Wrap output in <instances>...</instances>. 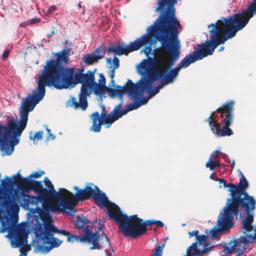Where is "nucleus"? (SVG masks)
Instances as JSON below:
<instances>
[{
	"label": "nucleus",
	"mask_w": 256,
	"mask_h": 256,
	"mask_svg": "<svg viewBox=\"0 0 256 256\" xmlns=\"http://www.w3.org/2000/svg\"><path fill=\"white\" fill-rule=\"evenodd\" d=\"M162 18V16L160 14L154 24L148 27V34L130 42L128 46L122 48L118 43L115 46H110L106 52H112L118 56H127L129 53L138 50L145 46L146 47L144 52L148 57L147 60H149L150 55L154 56V54L159 57L158 58H164L162 56L164 54H168L170 56L169 58H171L174 50H178L180 57V44L178 34L182 31V27L176 25V30H172L168 26L163 23Z\"/></svg>",
	"instance_id": "f257e3e1"
},
{
	"label": "nucleus",
	"mask_w": 256,
	"mask_h": 256,
	"mask_svg": "<svg viewBox=\"0 0 256 256\" xmlns=\"http://www.w3.org/2000/svg\"><path fill=\"white\" fill-rule=\"evenodd\" d=\"M179 58L178 50H174L171 58H150L149 60H144L140 64L138 68L141 74L146 70L148 67L153 68L148 72V77L142 78L136 84L137 86L136 98L140 97L144 91L150 92V96L158 94L164 85L171 83L172 81L168 80L169 75L168 70L173 66Z\"/></svg>",
	"instance_id": "f03ea898"
},
{
	"label": "nucleus",
	"mask_w": 256,
	"mask_h": 256,
	"mask_svg": "<svg viewBox=\"0 0 256 256\" xmlns=\"http://www.w3.org/2000/svg\"><path fill=\"white\" fill-rule=\"evenodd\" d=\"M210 26L212 28L210 31V40L198 44L197 50L194 51L192 54H187L175 68H170L168 71V81H173L181 68H186L190 64L212 54L219 45L224 44L228 40L235 36L222 19L218 20L215 24L208 25V28Z\"/></svg>",
	"instance_id": "7ed1b4c3"
},
{
	"label": "nucleus",
	"mask_w": 256,
	"mask_h": 256,
	"mask_svg": "<svg viewBox=\"0 0 256 256\" xmlns=\"http://www.w3.org/2000/svg\"><path fill=\"white\" fill-rule=\"evenodd\" d=\"M37 84L38 86L33 91V94H29L28 96L22 99L20 108V120L14 118L12 116H8L6 117L7 122L4 126L12 146L10 148L8 146L7 148L6 153L8 155L11 154L14 146L18 144L20 138L27 125L28 113L43 99L46 94V86H52L40 78L37 81Z\"/></svg>",
	"instance_id": "20e7f679"
},
{
	"label": "nucleus",
	"mask_w": 256,
	"mask_h": 256,
	"mask_svg": "<svg viewBox=\"0 0 256 256\" xmlns=\"http://www.w3.org/2000/svg\"><path fill=\"white\" fill-rule=\"evenodd\" d=\"M68 48L56 53L55 60L46 61L39 78L57 90L72 88L78 70L74 67H65L70 62Z\"/></svg>",
	"instance_id": "39448f33"
},
{
	"label": "nucleus",
	"mask_w": 256,
	"mask_h": 256,
	"mask_svg": "<svg viewBox=\"0 0 256 256\" xmlns=\"http://www.w3.org/2000/svg\"><path fill=\"white\" fill-rule=\"evenodd\" d=\"M96 70H94L92 72L89 70L84 74V68L78 70V74L76 76L72 88L78 84H82L78 95L79 100L78 102L76 98L72 97L70 100L71 106H74L75 108H80L82 110H84L88 106L87 96H90L93 92L97 95H102L106 92L107 86L105 76L103 74H99L98 83H97L94 76Z\"/></svg>",
	"instance_id": "423d86ee"
},
{
	"label": "nucleus",
	"mask_w": 256,
	"mask_h": 256,
	"mask_svg": "<svg viewBox=\"0 0 256 256\" xmlns=\"http://www.w3.org/2000/svg\"><path fill=\"white\" fill-rule=\"evenodd\" d=\"M15 207L17 208L18 204L12 198L10 194L0 190V232H8V235L15 238L14 242H12V246L18 248L27 243L28 234L22 226L16 225V222L11 218L2 216V208H4L6 210H9Z\"/></svg>",
	"instance_id": "0eeeda50"
},
{
	"label": "nucleus",
	"mask_w": 256,
	"mask_h": 256,
	"mask_svg": "<svg viewBox=\"0 0 256 256\" xmlns=\"http://www.w3.org/2000/svg\"><path fill=\"white\" fill-rule=\"evenodd\" d=\"M234 101H228L212 112L206 120L212 132L218 137L228 136L233 134L230 126L234 119Z\"/></svg>",
	"instance_id": "6e6552de"
},
{
	"label": "nucleus",
	"mask_w": 256,
	"mask_h": 256,
	"mask_svg": "<svg viewBox=\"0 0 256 256\" xmlns=\"http://www.w3.org/2000/svg\"><path fill=\"white\" fill-rule=\"evenodd\" d=\"M106 199L105 203L101 202L100 206L107 208L108 216L118 224L119 232L124 237L132 238L138 215L128 216L123 214L119 206L109 201L106 196Z\"/></svg>",
	"instance_id": "1a4fd4ad"
},
{
	"label": "nucleus",
	"mask_w": 256,
	"mask_h": 256,
	"mask_svg": "<svg viewBox=\"0 0 256 256\" xmlns=\"http://www.w3.org/2000/svg\"><path fill=\"white\" fill-rule=\"evenodd\" d=\"M74 188L76 190L75 194H73L72 196H66L65 201L69 212L73 210L75 205L80 200H88L92 197L95 203L100 206L101 202L104 204L106 200V194L92 184H88L84 189H79L77 186H74Z\"/></svg>",
	"instance_id": "9d476101"
},
{
	"label": "nucleus",
	"mask_w": 256,
	"mask_h": 256,
	"mask_svg": "<svg viewBox=\"0 0 256 256\" xmlns=\"http://www.w3.org/2000/svg\"><path fill=\"white\" fill-rule=\"evenodd\" d=\"M254 14L256 15V0H254L242 13L234 14L226 18L222 17L221 19L236 36V33L242 30Z\"/></svg>",
	"instance_id": "9b49d317"
},
{
	"label": "nucleus",
	"mask_w": 256,
	"mask_h": 256,
	"mask_svg": "<svg viewBox=\"0 0 256 256\" xmlns=\"http://www.w3.org/2000/svg\"><path fill=\"white\" fill-rule=\"evenodd\" d=\"M178 0H158V6L156 8V12H160L164 24L168 26L172 30H176V25L182 26L180 22L176 16L174 4Z\"/></svg>",
	"instance_id": "f8f14e48"
},
{
	"label": "nucleus",
	"mask_w": 256,
	"mask_h": 256,
	"mask_svg": "<svg viewBox=\"0 0 256 256\" xmlns=\"http://www.w3.org/2000/svg\"><path fill=\"white\" fill-rule=\"evenodd\" d=\"M230 196L231 198L228 199L227 204L235 216L239 214L240 207L244 212H253L256 209V201L248 192Z\"/></svg>",
	"instance_id": "ddd939ff"
},
{
	"label": "nucleus",
	"mask_w": 256,
	"mask_h": 256,
	"mask_svg": "<svg viewBox=\"0 0 256 256\" xmlns=\"http://www.w3.org/2000/svg\"><path fill=\"white\" fill-rule=\"evenodd\" d=\"M44 182L48 188H44L42 182L37 180L36 192H42L50 200L65 202L66 196H73L72 192L64 188H60L58 192L56 191L48 177L44 178Z\"/></svg>",
	"instance_id": "4468645a"
},
{
	"label": "nucleus",
	"mask_w": 256,
	"mask_h": 256,
	"mask_svg": "<svg viewBox=\"0 0 256 256\" xmlns=\"http://www.w3.org/2000/svg\"><path fill=\"white\" fill-rule=\"evenodd\" d=\"M43 209L40 212L39 215L40 220L44 224H46V230L47 228L52 226V218L50 215L49 212H70L65 202L50 200L42 206Z\"/></svg>",
	"instance_id": "2eb2a0df"
},
{
	"label": "nucleus",
	"mask_w": 256,
	"mask_h": 256,
	"mask_svg": "<svg viewBox=\"0 0 256 256\" xmlns=\"http://www.w3.org/2000/svg\"><path fill=\"white\" fill-rule=\"evenodd\" d=\"M249 239L246 236H241L239 238L231 240L227 243L224 248V253L236 254L238 256H241L246 250L248 244H252L254 238H256V235L252 237L248 236Z\"/></svg>",
	"instance_id": "dca6fc26"
},
{
	"label": "nucleus",
	"mask_w": 256,
	"mask_h": 256,
	"mask_svg": "<svg viewBox=\"0 0 256 256\" xmlns=\"http://www.w3.org/2000/svg\"><path fill=\"white\" fill-rule=\"evenodd\" d=\"M92 225V222L86 218L84 215L82 214L80 216H77L76 220L75 221V226L76 228L83 229L84 230V234H86V232L88 230L90 234L94 236V238H92V246L90 248V249H102V246H100L98 244V241L100 239V234L98 232L94 233L92 231L90 230V228H91Z\"/></svg>",
	"instance_id": "f3484780"
},
{
	"label": "nucleus",
	"mask_w": 256,
	"mask_h": 256,
	"mask_svg": "<svg viewBox=\"0 0 256 256\" xmlns=\"http://www.w3.org/2000/svg\"><path fill=\"white\" fill-rule=\"evenodd\" d=\"M137 88L136 84L128 79L124 86H118L116 88H109L107 86L106 92H108L112 96H118L121 99L124 92H126L128 96L136 99V94H138Z\"/></svg>",
	"instance_id": "a211bd4d"
},
{
	"label": "nucleus",
	"mask_w": 256,
	"mask_h": 256,
	"mask_svg": "<svg viewBox=\"0 0 256 256\" xmlns=\"http://www.w3.org/2000/svg\"><path fill=\"white\" fill-rule=\"evenodd\" d=\"M136 223L134 228L132 238H137L141 236L146 234L147 232L146 226L156 224L158 227L162 228L164 226V223L158 220H146L144 221L142 218L137 216Z\"/></svg>",
	"instance_id": "6ab92c4d"
},
{
	"label": "nucleus",
	"mask_w": 256,
	"mask_h": 256,
	"mask_svg": "<svg viewBox=\"0 0 256 256\" xmlns=\"http://www.w3.org/2000/svg\"><path fill=\"white\" fill-rule=\"evenodd\" d=\"M224 210V214L218 220L217 226L220 231H227L233 226L234 216H235L230 209V206Z\"/></svg>",
	"instance_id": "aec40b11"
},
{
	"label": "nucleus",
	"mask_w": 256,
	"mask_h": 256,
	"mask_svg": "<svg viewBox=\"0 0 256 256\" xmlns=\"http://www.w3.org/2000/svg\"><path fill=\"white\" fill-rule=\"evenodd\" d=\"M14 180L18 186L22 190L28 192L32 190L36 192L37 180H31L28 177H22L19 172L14 177Z\"/></svg>",
	"instance_id": "412c9836"
},
{
	"label": "nucleus",
	"mask_w": 256,
	"mask_h": 256,
	"mask_svg": "<svg viewBox=\"0 0 256 256\" xmlns=\"http://www.w3.org/2000/svg\"><path fill=\"white\" fill-rule=\"evenodd\" d=\"M108 115L107 113H101L100 115L98 112H93L90 116L92 123L90 130L96 132H100L101 126L104 124Z\"/></svg>",
	"instance_id": "4be33fe9"
},
{
	"label": "nucleus",
	"mask_w": 256,
	"mask_h": 256,
	"mask_svg": "<svg viewBox=\"0 0 256 256\" xmlns=\"http://www.w3.org/2000/svg\"><path fill=\"white\" fill-rule=\"evenodd\" d=\"M54 233L50 232L47 238L44 239L42 241L44 245L39 246V248L44 252H48L52 248L58 246L61 242L57 238L54 237Z\"/></svg>",
	"instance_id": "5701e85b"
},
{
	"label": "nucleus",
	"mask_w": 256,
	"mask_h": 256,
	"mask_svg": "<svg viewBox=\"0 0 256 256\" xmlns=\"http://www.w3.org/2000/svg\"><path fill=\"white\" fill-rule=\"evenodd\" d=\"M209 248V244L206 242L204 245L199 246V242H193L186 250V256H196L200 254L206 253Z\"/></svg>",
	"instance_id": "b1692460"
},
{
	"label": "nucleus",
	"mask_w": 256,
	"mask_h": 256,
	"mask_svg": "<svg viewBox=\"0 0 256 256\" xmlns=\"http://www.w3.org/2000/svg\"><path fill=\"white\" fill-rule=\"evenodd\" d=\"M241 176L240 179V182L238 185L232 183L230 184L232 189L231 190V193L230 195L236 194H244L246 193V188L248 186V183L245 176L242 173L240 172Z\"/></svg>",
	"instance_id": "393cba45"
},
{
	"label": "nucleus",
	"mask_w": 256,
	"mask_h": 256,
	"mask_svg": "<svg viewBox=\"0 0 256 256\" xmlns=\"http://www.w3.org/2000/svg\"><path fill=\"white\" fill-rule=\"evenodd\" d=\"M123 101L118 104L113 110L112 112L110 114L106 117V120L104 122V124H108L109 126L116 120L122 116L120 110L122 108Z\"/></svg>",
	"instance_id": "a878e982"
},
{
	"label": "nucleus",
	"mask_w": 256,
	"mask_h": 256,
	"mask_svg": "<svg viewBox=\"0 0 256 256\" xmlns=\"http://www.w3.org/2000/svg\"><path fill=\"white\" fill-rule=\"evenodd\" d=\"M67 241L70 242H88L92 244V240L94 238L93 235L87 230L86 234L81 236L78 235H73L69 232V234L67 236Z\"/></svg>",
	"instance_id": "bb28decb"
},
{
	"label": "nucleus",
	"mask_w": 256,
	"mask_h": 256,
	"mask_svg": "<svg viewBox=\"0 0 256 256\" xmlns=\"http://www.w3.org/2000/svg\"><path fill=\"white\" fill-rule=\"evenodd\" d=\"M34 233L36 237L42 240L44 238H47L50 232L46 230V224L40 223L38 220L36 222L34 228Z\"/></svg>",
	"instance_id": "cd10ccee"
},
{
	"label": "nucleus",
	"mask_w": 256,
	"mask_h": 256,
	"mask_svg": "<svg viewBox=\"0 0 256 256\" xmlns=\"http://www.w3.org/2000/svg\"><path fill=\"white\" fill-rule=\"evenodd\" d=\"M10 144V140L6 134L4 126L0 124V150L2 151L6 150V146Z\"/></svg>",
	"instance_id": "c85d7f7f"
},
{
	"label": "nucleus",
	"mask_w": 256,
	"mask_h": 256,
	"mask_svg": "<svg viewBox=\"0 0 256 256\" xmlns=\"http://www.w3.org/2000/svg\"><path fill=\"white\" fill-rule=\"evenodd\" d=\"M100 50L96 49L92 54H86L84 56V62L88 64H92L103 58L102 56L99 54Z\"/></svg>",
	"instance_id": "c756f323"
},
{
	"label": "nucleus",
	"mask_w": 256,
	"mask_h": 256,
	"mask_svg": "<svg viewBox=\"0 0 256 256\" xmlns=\"http://www.w3.org/2000/svg\"><path fill=\"white\" fill-rule=\"evenodd\" d=\"M36 193L38 196H30V204L36 206L38 202L42 203V206L46 204V203L48 202L50 200H49L44 194L42 192H34Z\"/></svg>",
	"instance_id": "7c9ffc66"
},
{
	"label": "nucleus",
	"mask_w": 256,
	"mask_h": 256,
	"mask_svg": "<svg viewBox=\"0 0 256 256\" xmlns=\"http://www.w3.org/2000/svg\"><path fill=\"white\" fill-rule=\"evenodd\" d=\"M188 234L190 238L194 236H196V241L195 242H199V246H200V245H204L206 242H208V236L205 234L199 235V231L198 230L189 232Z\"/></svg>",
	"instance_id": "2f4dec72"
},
{
	"label": "nucleus",
	"mask_w": 256,
	"mask_h": 256,
	"mask_svg": "<svg viewBox=\"0 0 256 256\" xmlns=\"http://www.w3.org/2000/svg\"><path fill=\"white\" fill-rule=\"evenodd\" d=\"M140 106V104H138V100H134V103H130L126 106V108L124 110H122V108L120 109V112L123 116L124 115L126 114L128 112L130 111H132L134 110L138 109L139 107Z\"/></svg>",
	"instance_id": "473e14b6"
},
{
	"label": "nucleus",
	"mask_w": 256,
	"mask_h": 256,
	"mask_svg": "<svg viewBox=\"0 0 256 256\" xmlns=\"http://www.w3.org/2000/svg\"><path fill=\"white\" fill-rule=\"evenodd\" d=\"M48 231V232H53L54 234L55 233H58L60 234H61L64 236H67L68 234H69V232L66 231L64 230H59L54 225L52 226H51L50 227L47 228V232Z\"/></svg>",
	"instance_id": "72a5a7b5"
},
{
	"label": "nucleus",
	"mask_w": 256,
	"mask_h": 256,
	"mask_svg": "<svg viewBox=\"0 0 256 256\" xmlns=\"http://www.w3.org/2000/svg\"><path fill=\"white\" fill-rule=\"evenodd\" d=\"M30 195L24 194L21 200L20 206L26 209H28L30 204Z\"/></svg>",
	"instance_id": "f704fd0d"
},
{
	"label": "nucleus",
	"mask_w": 256,
	"mask_h": 256,
	"mask_svg": "<svg viewBox=\"0 0 256 256\" xmlns=\"http://www.w3.org/2000/svg\"><path fill=\"white\" fill-rule=\"evenodd\" d=\"M212 174H211L210 176V178L211 179L214 180H216V181L219 182L220 184H222L224 187L225 188H228V191L230 192V194L231 193V190L232 189V188L231 186H230V184H232V183H229L228 184L226 183L224 179L222 178H218V177H216L215 178H212Z\"/></svg>",
	"instance_id": "c9c22d12"
},
{
	"label": "nucleus",
	"mask_w": 256,
	"mask_h": 256,
	"mask_svg": "<svg viewBox=\"0 0 256 256\" xmlns=\"http://www.w3.org/2000/svg\"><path fill=\"white\" fill-rule=\"evenodd\" d=\"M206 167L209 168L210 170H212L216 166H220V160H216L214 162L210 158L206 164Z\"/></svg>",
	"instance_id": "e433bc0d"
},
{
	"label": "nucleus",
	"mask_w": 256,
	"mask_h": 256,
	"mask_svg": "<svg viewBox=\"0 0 256 256\" xmlns=\"http://www.w3.org/2000/svg\"><path fill=\"white\" fill-rule=\"evenodd\" d=\"M252 224H248L242 222V232L244 234H246L248 232H250L254 230V226Z\"/></svg>",
	"instance_id": "4c0bfd02"
},
{
	"label": "nucleus",
	"mask_w": 256,
	"mask_h": 256,
	"mask_svg": "<svg viewBox=\"0 0 256 256\" xmlns=\"http://www.w3.org/2000/svg\"><path fill=\"white\" fill-rule=\"evenodd\" d=\"M164 245L165 244H164L162 246H156L154 254L152 256H162V250Z\"/></svg>",
	"instance_id": "58836bf2"
},
{
	"label": "nucleus",
	"mask_w": 256,
	"mask_h": 256,
	"mask_svg": "<svg viewBox=\"0 0 256 256\" xmlns=\"http://www.w3.org/2000/svg\"><path fill=\"white\" fill-rule=\"evenodd\" d=\"M253 212H246V216L244 220H242V222L252 224L254 222Z\"/></svg>",
	"instance_id": "ea45409f"
},
{
	"label": "nucleus",
	"mask_w": 256,
	"mask_h": 256,
	"mask_svg": "<svg viewBox=\"0 0 256 256\" xmlns=\"http://www.w3.org/2000/svg\"><path fill=\"white\" fill-rule=\"evenodd\" d=\"M42 131L36 132L33 136H30V139L33 140H41L42 138Z\"/></svg>",
	"instance_id": "a19ab883"
},
{
	"label": "nucleus",
	"mask_w": 256,
	"mask_h": 256,
	"mask_svg": "<svg viewBox=\"0 0 256 256\" xmlns=\"http://www.w3.org/2000/svg\"><path fill=\"white\" fill-rule=\"evenodd\" d=\"M44 174V172L42 170V171H38L34 172V173L30 174L28 176V178H38L42 176L43 174Z\"/></svg>",
	"instance_id": "79ce46f5"
},
{
	"label": "nucleus",
	"mask_w": 256,
	"mask_h": 256,
	"mask_svg": "<svg viewBox=\"0 0 256 256\" xmlns=\"http://www.w3.org/2000/svg\"><path fill=\"white\" fill-rule=\"evenodd\" d=\"M46 130L48 132V136H47V140H54L55 139L56 136L54 134H53L52 133H51L50 130L48 127V126H46Z\"/></svg>",
	"instance_id": "37998d69"
},
{
	"label": "nucleus",
	"mask_w": 256,
	"mask_h": 256,
	"mask_svg": "<svg viewBox=\"0 0 256 256\" xmlns=\"http://www.w3.org/2000/svg\"><path fill=\"white\" fill-rule=\"evenodd\" d=\"M221 231L218 228V229H216V228H212L210 232V234H211V237L216 238V236H217L218 234Z\"/></svg>",
	"instance_id": "c03bdc74"
},
{
	"label": "nucleus",
	"mask_w": 256,
	"mask_h": 256,
	"mask_svg": "<svg viewBox=\"0 0 256 256\" xmlns=\"http://www.w3.org/2000/svg\"><path fill=\"white\" fill-rule=\"evenodd\" d=\"M119 63H120L119 59L117 57L114 56L113 59V64L114 65V69H116L118 68Z\"/></svg>",
	"instance_id": "a18cd8bd"
},
{
	"label": "nucleus",
	"mask_w": 256,
	"mask_h": 256,
	"mask_svg": "<svg viewBox=\"0 0 256 256\" xmlns=\"http://www.w3.org/2000/svg\"><path fill=\"white\" fill-rule=\"evenodd\" d=\"M56 6L54 5L50 6L47 10V14H53L56 10Z\"/></svg>",
	"instance_id": "49530a36"
},
{
	"label": "nucleus",
	"mask_w": 256,
	"mask_h": 256,
	"mask_svg": "<svg viewBox=\"0 0 256 256\" xmlns=\"http://www.w3.org/2000/svg\"><path fill=\"white\" fill-rule=\"evenodd\" d=\"M28 22H29L30 25L33 24H36V23L38 22H40V19L38 18H34L30 19V20H28Z\"/></svg>",
	"instance_id": "de8ad7c7"
},
{
	"label": "nucleus",
	"mask_w": 256,
	"mask_h": 256,
	"mask_svg": "<svg viewBox=\"0 0 256 256\" xmlns=\"http://www.w3.org/2000/svg\"><path fill=\"white\" fill-rule=\"evenodd\" d=\"M219 152V151L216 150L212 152V154L210 155V157H212L215 160H219L218 159V154Z\"/></svg>",
	"instance_id": "09e8293b"
},
{
	"label": "nucleus",
	"mask_w": 256,
	"mask_h": 256,
	"mask_svg": "<svg viewBox=\"0 0 256 256\" xmlns=\"http://www.w3.org/2000/svg\"><path fill=\"white\" fill-rule=\"evenodd\" d=\"M10 53V50H8L4 52L2 54V58L6 60L9 56Z\"/></svg>",
	"instance_id": "8fccbe9b"
},
{
	"label": "nucleus",
	"mask_w": 256,
	"mask_h": 256,
	"mask_svg": "<svg viewBox=\"0 0 256 256\" xmlns=\"http://www.w3.org/2000/svg\"><path fill=\"white\" fill-rule=\"evenodd\" d=\"M138 104H140V106L146 104L148 102V99L146 98H143L142 100H137Z\"/></svg>",
	"instance_id": "3c124183"
},
{
	"label": "nucleus",
	"mask_w": 256,
	"mask_h": 256,
	"mask_svg": "<svg viewBox=\"0 0 256 256\" xmlns=\"http://www.w3.org/2000/svg\"><path fill=\"white\" fill-rule=\"evenodd\" d=\"M28 25H30V24H29V22H28V20H27L26 22H21L20 24V26L21 28H24V27H26V26H28Z\"/></svg>",
	"instance_id": "603ef678"
},
{
	"label": "nucleus",
	"mask_w": 256,
	"mask_h": 256,
	"mask_svg": "<svg viewBox=\"0 0 256 256\" xmlns=\"http://www.w3.org/2000/svg\"><path fill=\"white\" fill-rule=\"evenodd\" d=\"M254 234H245V236L249 239V238H248L249 236H250L252 237H253L254 236L256 235V228H255L254 229ZM254 240H256V238H254V240H252V243L254 242Z\"/></svg>",
	"instance_id": "864d4df0"
},
{
	"label": "nucleus",
	"mask_w": 256,
	"mask_h": 256,
	"mask_svg": "<svg viewBox=\"0 0 256 256\" xmlns=\"http://www.w3.org/2000/svg\"><path fill=\"white\" fill-rule=\"evenodd\" d=\"M115 76V69H112L110 72V76L111 79H114Z\"/></svg>",
	"instance_id": "5fc2aeb1"
},
{
	"label": "nucleus",
	"mask_w": 256,
	"mask_h": 256,
	"mask_svg": "<svg viewBox=\"0 0 256 256\" xmlns=\"http://www.w3.org/2000/svg\"><path fill=\"white\" fill-rule=\"evenodd\" d=\"M102 237H104V239H105V241L108 244L110 245V241H109V239L106 237V236L105 235V234H102Z\"/></svg>",
	"instance_id": "6e6d98bb"
},
{
	"label": "nucleus",
	"mask_w": 256,
	"mask_h": 256,
	"mask_svg": "<svg viewBox=\"0 0 256 256\" xmlns=\"http://www.w3.org/2000/svg\"><path fill=\"white\" fill-rule=\"evenodd\" d=\"M101 113H107L106 108L104 106H102V112Z\"/></svg>",
	"instance_id": "4d7b16f0"
},
{
	"label": "nucleus",
	"mask_w": 256,
	"mask_h": 256,
	"mask_svg": "<svg viewBox=\"0 0 256 256\" xmlns=\"http://www.w3.org/2000/svg\"><path fill=\"white\" fill-rule=\"evenodd\" d=\"M110 83V84H112V86H113L114 83V79H111Z\"/></svg>",
	"instance_id": "13d9d810"
},
{
	"label": "nucleus",
	"mask_w": 256,
	"mask_h": 256,
	"mask_svg": "<svg viewBox=\"0 0 256 256\" xmlns=\"http://www.w3.org/2000/svg\"><path fill=\"white\" fill-rule=\"evenodd\" d=\"M106 253L107 256H112L111 254H108L107 250H106Z\"/></svg>",
	"instance_id": "bf43d9fd"
},
{
	"label": "nucleus",
	"mask_w": 256,
	"mask_h": 256,
	"mask_svg": "<svg viewBox=\"0 0 256 256\" xmlns=\"http://www.w3.org/2000/svg\"><path fill=\"white\" fill-rule=\"evenodd\" d=\"M102 228V226L100 224L98 228V230H101Z\"/></svg>",
	"instance_id": "052dcab7"
},
{
	"label": "nucleus",
	"mask_w": 256,
	"mask_h": 256,
	"mask_svg": "<svg viewBox=\"0 0 256 256\" xmlns=\"http://www.w3.org/2000/svg\"><path fill=\"white\" fill-rule=\"evenodd\" d=\"M6 179L8 180V182H10V183L12 182V180L10 178L8 177H7Z\"/></svg>",
	"instance_id": "680f3d73"
},
{
	"label": "nucleus",
	"mask_w": 256,
	"mask_h": 256,
	"mask_svg": "<svg viewBox=\"0 0 256 256\" xmlns=\"http://www.w3.org/2000/svg\"><path fill=\"white\" fill-rule=\"evenodd\" d=\"M224 49V46H221L219 50L220 51H222V50H223Z\"/></svg>",
	"instance_id": "e2e57ef3"
},
{
	"label": "nucleus",
	"mask_w": 256,
	"mask_h": 256,
	"mask_svg": "<svg viewBox=\"0 0 256 256\" xmlns=\"http://www.w3.org/2000/svg\"><path fill=\"white\" fill-rule=\"evenodd\" d=\"M234 162H233L231 164V166L232 167V168H234Z\"/></svg>",
	"instance_id": "0e129e2a"
},
{
	"label": "nucleus",
	"mask_w": 256,
	"mask_h": 256,
	"mask_svg": "<svg viewBox=\"0 0 256 256\" xmlns=\"http://www.w3.org/2000/svg\"><path fill=\"white\" fill-rule=\"evenodd\" d=\"M27 248H28V250H30V246H28Z\"/></svg>",
	"instance_id": "69168bd1"
},
{
	"label": "nucleus",
	"mask_w": 256,
	"mask_h": 256,
	"mask_svg": "<svg viewBox=\"0 0 256 256\" xmlns=\"http://www.w3.org/2000/svg\"><path fill=\"white\" fill-rule=\"evenodd\" d=\"M78 6H79L80 8H81V4H80V3H79V4H78Z\"/></svg>",
	"instance_id": "338daca9"
},
{
	"label": "nucleus",
	"mask_w": 256,
	"mask_h": 256,
	"mask_svg": "<svg viewBox=\"0 0 256 256\" xmlns=\"http://www.w3.org/2000/svg\"><path fill=\"white\" fill-rule=\"evenodd\" d=\"M108 62H111V58H109V59H108Z\"/></svg>",
	"instance_id": "774afa93"
}]
</instances>
